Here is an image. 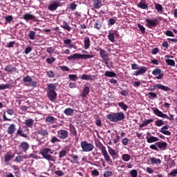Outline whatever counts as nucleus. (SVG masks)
Segmentation results:
<instances>
[{
	"mask_svg": "<svg viewBox=\"0 0 177 177\" xmlns=\"http://www.w3.org/2000/svg\"><path fill=\"white\" fill-rule=\"evenodd\" d=\"M69 130H70L71 133H72V135H73V136H77V130L75 129V127H74V125L71 124L69 125Z\"/></svg>",
	"mask_w": 177,
	"mask_h": 177,
	"instance_id": "obj_35",
	"label": "nucleus"
},
{
	"mask_svg": "<svg viewBox=\"0 0 177 177\" xmlns=\"http://www.w3.org/2000/svg\"><path fill=\"white\" fill-rule=\"evenodd\" d=\"M37 135H40L42 138H39L38 136H37V139L38 142H41L44 140V137L48 136L49 135V132L47 129H39L37 130Z\"/></svg>",
	"mask_w": 177,
	"mask_h": 177,
	"instance_id": "obj_8",
	"label": "nucleus"
},
{
	"mask_svg": "<svg viewBox=\"0 0 177 177\" xmlns=\"http://www.w3.org/2000/svg\"><path fill=\"white\" fill-rule=\"evenodd\" d=\"M28 37L32 40L34 41L35 39V32L33 30H30L28 34Z\"/></svg>",
	"mask_w": 177,
	"mask_h": 177,
	"instance_id": "obj_41",
	"label": "nucleus"
},
{
	"mask_svg": "<svg viewBox=\"0 0 177 177\" xmlns=\"http://www.w3.org/2000/svg\"><path fill=\"white\" fill-rule=\"evenodd\" d=\"M150 161L152 164H160L161 163V160L157 159L156 158H151L150 159Z\"/></svg>",
	"mask_w": 177,
	"mask_h": 177,
	"instance_id": "obj_42",
	"label": "nucleus"
},
{
	"mask_svg": "<svg viewBox=\"0 0 177 177\" xmlns=\"http://www.w3.org/2000/svg\"><path fill=\"white\" fill-rule=\"evenodd\" d=\"M25 124L28 128H32V126L34 125V120L32 119H28L25 120Z\"/></svg>",
	"mask_w": 177,
	"mask_h": 177,
	"instance_id": "obj_34",
	"label": "nucleus"
},
{
	"mask_svg": "<svg viewBox=\"0 0 177 177\" xmlns=\"http://www.w3.org/2000/svg\"><path fill=\"white\" fill-rule=\"evenodd\" d=\"M55 62H56V58L53 57L46 59V63H48V64H52L53 63H55Z\"/></svg>",
	"mask_w": 177,
	"mask_h": 177,
	"instance_id": "obj_49",
	"label": "nucleus"
},
{
	"mask_svg": "<svg viewBox=\"0 0 177 177\" xmlns=\"http://www.w3.org/2000/svg\"><path fill=\"white\" fill-rule=\"evenodd\" d=\"M15 131H16V125H15V124H10L7 130L8 135H13V133H15Z\"/></svg>",
	"mask_w": 177,
	"mask_h": 177,
	"instance_id": "obj_22",
	"label": "nucleus"
},
{
	"mask_svg": "<svg viewBox=\"0 0 177 177\" xmlns=\"http://www.w3.org/2000/svg\"><path fill=\"white\" fill-rule=\"evenodd\" d=\"M23 82L26 86H32L33 88H37V82L32 81L31 76L27 75L23 78Z\"/></svg>",
	"mask_w": 177,
	"mask_h": 177,
	"instance_id": "obj_7",
	"label": "nucleus"
},
{
	"mask_svg": "<svg viewBox=\"0 0 177 177\" xmlns=\"http://www.w3.org/2000/svg\"><path fill=\"white\" fill-rule=\"evenodd\" d=\"M6 23H10L12 21H13V16L9 15V16L6 17Z\"/></svg>",
	"mask_w": 177,
	"mask_h": 177,
	"instance_id": "obj_58",
	"label": "nucleus"
},
{
	"mask_svg": "<svg viewBox=\"0 0 177 177\" xmlns=\"http://www.w3.org/2000/svg\"><path fill=\"white\" fill-rule=\"evenodd\" d=\"M68 78L71 81H77V80H78V76L75 74H71L68 75Z\"/></svg>",
	"mask_w": 177,
	"mask_h": 177,
	"instance_id": "obj_45",
	"label": "nucleus"
},
{
	"mask_svg": "<svg viewBox=\"0 0 177 177\" xmlns=\"http://www.w3.org/2000/svg\"><path fill=\"white\" fill-rule=\"evenodd\" d=\"M54 174L57 175V176H64V172H63L62 170H56Z\"/></svg>",
	"mask_w": 177,
	"mask_h": 177,
	"instance_id": "obj_57",
	"label": "nucleus"
},
{
	"mask_svg": "<svg viewBox=\"0 0 177 177\" xmlns=\"http://www.w3.org/2000/svg\"><path fill=\"white\" fill-rule=\"evenodd\" d=\"M13 156L7 153L6 154L5 157H4V161L5 162H9V161H10V160H12L13 158Z\"/></svg>",
	"mask_w": 177,
	"mask_h": 177,
	"instance_id": "obj_40",
	"label": "nucleus"
},
{
	"mask_svg": "<svg viewBox=\"0 0 177 177\" xmlns=\"http://www.w3.org/2000/svg\"><path fill=\"white\" fill-rule=\"evenodd\" d=\"M57 136L59 139L64 140L68 138V131L66 129H60L57 131Z\"/></svg>",
	"mask_w": 177,
	"mask_h": 177,
	"instance_id": "obj_11",
	"label": "nucleus"
},
{
	"mask_svg": "<svg viewBox=\"0 0 177 177\" xmlns=\"http://www.w3.org/2000/svg\"><path fill=\"white\" fill-rule=\"evenodd\" d=\"M104 177L113 176V173L112 171H105L104 173Z\"/></svg>",
	"mask_w": 177,
	"mask_h": 177,
	"instance_id": "obj_62",
	"label": "nucleus"
},
{
	"mask_svg": "<svg viewBox=\"0 0 177 177\" xmlns=\"http://www.w3.org/2000/svg\"><path fill=\"white\" fill-rule=\"evenodd\" d=\"M94 28H96L97 30H100L102 28V24H100V21H97L93 24Z\"/></svg>",
	"mask_w": 177,
	"mask_h": 177,
	"instance_id": "obj_44",
	"label": "nucleus"
},
{
	"mask_svg": "<svg viewBox=\"0 0 177 177\" xmlns=\"http://www.w3.org/2000/svg\"><path fill=\"white\" fill-rule=\"evenodd\" d=\"M117 22L114 18H111L108 21V26H114V24Z\"/></svg>",
	"mask_w": 177,
	"mask_h": 177,
	"instance_id": "obj_51",
	"label": "nucleus"
},
{
	"mask_svg": "<svg viewBox=\"0 0 177 177\" xmlns=\"http://www.w3.org/2000/svg\"><path fill=\"white\" fill-rule=\"evenodd\" d=\"M120 93L122 96H124V97L129 96V90H123L120 91Z\"/></svg>",
	"mask_w": 177,
	"mask_h": 177,
	"instance_id": "obj_50",
	"label": "nucleus"
},
{
	"mask_svg": "<svg viewBox=\"0 0 177 177\" xmlns=\"http://www.w3.org/2000/svg\"><path fill=\"white\" fill-rule=\"evenodd\" d=\"M62 27L64 30H66V31H71V27L66 21L63 22Z\"/></svg>",
	"mask_w": 177,
	"mask_h": 177,
	"instance_id": "obj_38",
	"label": "nucleus"
},
{
	"mask_svg": "<svg viewBox=\"0 0 177 177\" xmlns=\"http://www.w3.org/2000/svg\"><path fill=\"white\" fill-rule=\"evenodd\" d=\"M169 175L170 176H173V177L176 176V175H177V169H176L173 170L172 171H171V172L169 174Z\"/></svg>",
	"mask_w": 177,
	"mask_h": 177,
	"instance_id": "obj_64",
	"label": "nucleus"
},
{
	"mask_svg": "<svg viewBox=\"0 0 177 177\" xmlns=\"http://www.w3.org/2000/svg\"><path fill=\"white\" fill-rule=\"evenodd\" d=\"M155 5V9L157 10L158 13H162V10H163V8L162 6H161V4L158 3H154Z\"/></svg>",
	"mask_w": 177,
	"mask_h": 177,
	"instance_id": "obj_29",
	"label": "nucleus"
},
{
	"mask_svg": "<svg viewBox=\"0 0 177 177\" xmlns=\"http://www.w3.org/2000/svg\"><path fill=\"white\" fill-rule=\"evenodd\" d=\"M46 74H47L48 78H55V72L53 71H48L46 72Z\"/></svg>",
	"mask_w": 177,
	"mask_h": 177,
	"instance_id": "obj_43",
	"label": "nucleus"
},
{
	"mask_svg": "<svg viewBox=\"0 0 177 177\" xmlns=\"http://www.w3.org/2000/svg\"><path fill=\"white\" fill-rule=\"evenodd\" d=\"M152 111L155 115H157L158 117H160L161 118H168V115L162 113L159 109L153 107L152 108Z\"/></svg>",
	"mask_w": 177,
	"mask_h": 177,
	"instance_id": "obj_12",
	"label": "nucleus"
},
{
	"mask_svg": "<svg viewBox=\"0 0 177 177\" xmlns=\"http://www.w3.org/2000/svg\"><path fill=\"white\" fill-rule=\"evenodd\" d=\"M105 77H109V78H113L117 77V74L113 71H107L104 73Z\"/></svg>",
	"mask_w": 177,
	"mask_h": 177,
	"instance_id": "obj_31",
	"label": "nucleus"
},
{
	"mask_svg": "<svg viewBox=\"0 0 177 177\" xmlns=\"http://www.w3.org/2000/svg\"><path fill=\"white\" fill-rule=\"evenodd\" d=\"M156 88H157L158 89H160L161 91H164V92H174V90L162 84H155L151 87V91H155Z\"/></svg>",
	"mask_w": 177,
	"mask_h": 177,
	"instance_id": "obj_9",
	"label": "nucleus"
},
{
	"mask_svg": "<svg viewBox=\"0 0 177 177\" xmlns=\"http://www.w3.org/2000/svg\"><path fill=\"white\" fill-rule=\"evenodd\" d=\"M164 121H162V120H158L155 122V124L156 125V127H162V125H164Z\"/></svg>",
	"mask_w": 177,
	"mask_h": 177,
	"instance_id": "obj_52",
	"label": "nucleus"
},
{
	"mask_svg": "<svg viewBox=\"0 0 177 177\" xmlns=\"http://www.w3.org/2000/svg\"><path fill=\"white\" fill-rule=\"evenodd\" d=\"M130 175L131 177H138V170L133 169L130 171Z\"/></svg>",
	"mask_w": 177,
	"mask_h": 177,
	"instance_id": "obj_56",
	"label": "nucleus"
},
{
	"mask_svg": "<svg viewBox=\"0 0 177 177\" xmlns=\"http://www.w3.org/2000/svg\"><path fill=\"white\" fill-rule=\"evenodd\" d=\"M122 159L123 160V161L128 162V161L131 160V156H129V154L124 153L122 155Z\"/></svg>",
	"mask_w": 177,
	"mask_h": 177,
	"instance_id": "obj_39",
	"label": "nucleus"
},
{
	"mask_svg": "<svg viewBox=\"0 0 177 177\" xmlns=\"http://www.w3.org/2000/svg\"><path fill=\"white\" fill-rule=\"evenodd\" d=\"M137 26L141 31L142 34H145V32H146V28H144L143 26H142L140 24H138Z\"/></svg>",
	"mask_w": 177,
	"mask_h": 177,
	"instance_id": "obj_55",
	"label": "nucleus"
},
{
	"mask_svg": "<svg viewBox=\"0 0 177 177\" xmlns=\"http://www.w3.org/2000/svg\"><path fill=\"white\" fill-rule=\"evenodd\" d=\"M156 146L160 149V150H167V147H168V144L166 142H157L156 143Z\"/></svg>",
	"mask_w": 177,
	"mask_h": 177,
	"instance_id": "obj_15",
	"label": "nucleus"
},
{
	"mask_svg": "<svg viewBox=\"0 0 177 177\" xmlns=\"http://www.w3.org/2000/svg\"><path fill=\"white\" fill-rule=\"evenodd\" d=\"M9 88H10V85L8 84L0 85V91H5V89H9Z\"/></svg>",
	"mask_w": 177,
	"mask_h": 177,
	"instance_id": "obj_46",
	"label": "nucleus"
},
{
	"mask_svg": "<svg viewBox=\"0 0 177 177\" xmlns=\"http://www.w3.org/2000/svg\"><path fill=\"white\" fill-rule=\"evenodd\" d=\"M167 66H171V67H175V61L174 59H167L165 60Z\"/></svg>",
	"mask_w": 177,
	"mask_h": 177,
	"instance_id": "obj_37",
	"label": "nucleus"
},
{
	"mask_svg": "<svg viewBox=\"0 0 177 177\" xmlns=\"http://www.w3.org/2000/svg\"><path fill=\"white\" fill-rule=\"evenodd\" d=\"M51 143H56L57 142H60V140L57 138L56 136H53L52 139L50 140Z\"/></svg>",
	"mask_w": 177,
	"mask_h": 177,
	"instance_id": "obj_63",
	"label": "nucleus"
},
{
	"mask_svg": "<svg viewBox=\"0 0 177 177\" xmlns=\"http://www.w3.org/2000/svg\"><path fill=\"white\" fill-rule=\"evenodd\" d=\"M101 153H102V156L104 157L105 160L107 162L111 161V159H110V156L107 153V150H106V147H104V146L102 147V148H101Z\"/></svg>",
	"mask_w": 177,
	"mask_h": 177,
	"instance_id": "obj_14",
	"label": "nucleus"
},
{
	"mask_svg": "<svg viewBox=\"0 0 177 177\" xmlns=\"http://www.w3.org/2000/svg\"><path fill=\"white\" fill-rule=\"evenodd\" d=\"M23 19L26 20V21H28V20H35V19H36V17L34 15L26 13L24 14Z\"/></svg>",
	"mask_w": 177,
	"mask_h": 177,
	"instance_id": "obj_19",
	"label": "nucleus"
},
{
	"mask_svg": "<svg viewBox=\"0 0 177 177\" xmlns=\"http://www.w3.org/2000/svg\"><path fill=\"white\" fill-rule=\"evenodd\" d=\"M64 113L66 114V115L68 116L73 115V114H74V109L71 108H67L64 110Z\"/></svg>",
	"mask_w": 177,
	"mask_h": 177,
	"instance_id": "obj_33",
	"label": "nucleus"
},
{
	"mask_svg": "<svg viewBox=\"0 0 177 177\" xmlns=\"http://www.w3.org/2000/svg\"><path fill=\"white\" fill-rule=\"evenodd\" d=\"M118 105L119 107H120V108L122 109V110H123L124 111H127V110H128V105H127L124 102H118Z\"/></svg>",
	"mask_w": 177,
	"mask_h": 177,
	"instance_id": "obj_32",
	"label": "nucleus"
},
{
	"mask_svg": "<svg viewBox=\"0 0 177 177\" xmlns=\"http://www.w3.org/2000/svg\"><path fill=\"white\" fill-rule=\"evenodd\" d=\"M146 21V26L148 27V28H153V27H156L157 24H158V20L156 18L153 19H150L149 18L145 19Z\"/></svg>",
	"mask_w": 177,
	"mask_h": 177,
	"instance_id": "obj_10",
	"label": "nucleus"
},
{
	"mask_svg": "<svg viewBox=\"0 0 177 177\" xmlns=\"http://www.w3.org/2000/svg\"><path fill=\"white\" fill-rule=\"evenodd\" d=\"M153 75H155V78L156 80H162L164 77V73H161V69L160 68H155L152 72Z\"/></svg>",
	"mask_w": 177,
	"mask_h": 177,
	"instance_id": "obj_13",
	"label": "nucleus"
},
{
	"mask_svg": "<svg viewBox=\"0 0 177 177\" xmlns=\"http://www.w3.org/2000/svg\"><path fill=\"white\" fill-rule=\"evenodd\" d=\"M46 52L49 53V55H53V53H55V48L53 47H48Z\"/></svg>",
	"mask_w": 177,
	"mask_h": 177,
	"instance_id": "obj_53",
	"label": "nucleus"
},
{
	"mask_svg": "<svg viewBox=\"0 0 177 177\" xmlns=\"http://www.w3.org/2000/svg\"><path fill=\"white\" fill-rule=\"evenodd\" d=\"M115 30H109L108 39L111 41V42H115Z\"/></svg>",
	"mask_w": 177,
	"mask_h": 177,
	"instance_id": "obj_16",
	"label": "nucleus"
},
{
	"mask_svg": "<svg viewBox=\"0 0 177 177\" xmlns=\"http://www.w3.org/2000/svg\"><path fill=\"white\" fill-rule=\"evenodd\" d=\"M59 6H60V5L57 3H54L53 4H50L48 9V10H50V12H53L54 10H56V9H57L59 8Z\"/></svg>",
	"mask_w": 177,
	"mask_h": 177,
	"instance_id": "obj_27",
	"label": "nucleus"
},
{
	"mask_svg": "<svg viewBox=\"0 0 177 177\" xmlns=\"http://www.w3.org/2000/svg\"><path fill=\"white\" fill-rule=\"evenodd\" d=\"M100 56L103 59H109V53L105 50H103L102 48H100Z\"/></svg>",
	"mask_w": 177,
	"mask_h": 177,
	"instance_id": "obj_21",
	"label": "nucleus"
},
{
	"mask_svg": "<svg viewBox=\"0 0 177 177\" xmlns=\"http://www.w3.org/2000/svg\"><path fill=\"white\" fill-rule=\"evenodd\" d=\"M84 48L89 49L91 48V39L88 37H84Z\"/></svg>",
	"mask_w": 177,
	"mask_h": 177,
	"instance_id": "obj_20",
	"label": "nucleus"
},
{
	"mask_svg": "<svg viewBox=\"0 0 177 177\" xmlns=\"http://www.w3.org/2000/svg\"><path fill=\"white\" fill-rule=\"evenodd\" d=\"M158 140H160V139L157 137L153 136H150V137L147 136V142L148 143H154L155 142H158Z\"/></svg>",
	"mask_w": 177,
	"mask_h": 177,
	"instance_id": "obj_23",
	"label": "nucleus"
},
{
	"mask_svg": "<svg viewBox=\"0 0 177 177\" xmlns=\"http://www.w3.org/2000/svg\"><path fill=\"white\" fill-rule=\"evenodd\" d=\"M153 121L154 120L153 119L144 120L142 123L139 125V128H144V127H147V125H149V124H151V122H153Z\"/></svg>",
	"mask_w": 177,
	"mask_h": 177,
	"instance_id": "obj_24",
	"label": "nucleus"
},
{
	"mask_svg": "<svg viewBox=\"0 0 177 177\" xmlns=\"http://www.w3.org/2000/svg\"><path fill=\"white\" fill-rule=\"evenodd\" d=\"M71 158L73 160L74 162H78V156L72 153L71 154Z\"/></svg>",
	"mask_w": 177,
	"mask_h": 177,
	"instance_id": "obj_60",
	"label": "nucleus"
},
{
	"mask_svg": "<svg viewBox=\"0 0 177 177\" xmlns=\"http://www.w3.org/2000/svg\"><path fill=\"white\" fill-rule=\"evenodd\" d=\"M57 121V119L53 116H48L45 119L46 122H49V124H55Z\"/></svg>",
	"mask_w": 177,
	"mask_h": 177,
	"instance_id": "obj_25",
	"label": "nucleus"
},
{
	"mask_svg": "<svg viewBox=\"0 0 177 177\" xmlns=\"http://www.w3.org/2000/svg\"><path fill=\"white\" fill-rule=\"evenodd\" d=\"M56 84L50 83L47 85V97L50 102H56L57 93H56Z\"/></svg>",
	"mask_w": 177,
	"mask_h": 177,
	"instance_id": "obj_1",
	"label": "nucleus"
},
{
	"mask_svg": "<svg viewBox=\"0 0 177 177\" xmlns=\"http://www.w3.org/2000/svg\"><path fill=\"white\" fill-rule=\"evenodd\" d=\"M106 118L111 122H118V121L125 120V115L122 112L112 113L106 115Z\"/></svg>",
	"mask_w": 177,
	"mask_h": 177,
	"instance_id": "obj_3",
	"label": "nucleus"
},
{
	"mask_svg": "<svg viewBox=\"0 0 177 177\" xmlns=\"http://www.w3.org/2000/svg\"><path fill=\"white\" fill-rule=\"evenodd\" d=\"M108 151L110 156H117V153L115 152V151H114V149H113V148H111V147H108Z\"/></svg>",
	"mask_w": 177,
	"mask_h": 177,
	"instance_id": "obj_48",
	"label": "nucleus"
},
{
	"mask_svg": "<svg viewBox=\"0 0 177 177\" xmlns=\"http://www.w3.org/2000/svg\"><path fill=\"white\" fill-rule=\"evenodd\" d=\"M80 146L85 153H89L95 149V146L93 144L88 143L86 141H83L81 142Z\"/></svg>",
	"mask_w": 177,
	"mask_h": 177,
	"instance_id": "obj_6",
	"label": "nucleus"
},
{
	"mask_svg": "<svg viewBox=\"0 0 177 177\" xmlns=\"http://www.w3.org/2000/svg\"><path fill=\"white\" fill-rule=\"evenodd\" d=\"M93 8L94 9H100L101 6H103V3H102V0H94L93 1Z\"/></svg>",
	"mask_w": 177,
	"mask_h": 177,
	"instance_id": "obj_18",
	"label": "nucleus"
},
{
	"mask_svg": "<svg viewBox=\"0 0 177 177\" xmlns=\"http://www.w3.org/2000/svg\"><path fill=\"white\" fill-rule=\"evenodd\" d=\"M138 7L140 8V9H149V6L147 5V3H145V0H141L140 1V3L138 4Z\"/></svg>",
	"mask_w": 177,
	"mask_h": 177,
	"instance_id": "obj_26",
	"label": "nucleus"
},
{
	"mask_svg": "<svg viewBox=\"0 0 177 177\" xmlns=\"http://www.w3.org/2000/svg\"><path fill=\"white\" fill-rule=\"evenodd\" d=\"M131 68L132 70H138L134 72L133 75H142V74H145L146 71H147V68H146V66H142L140 68L138 64H132Z\"/></svg>",
	"mask_w": 177,
	"mask_h": 177,
	"instance_id": "obj_5",
	"label": "nucleus"
},
{
	"mask_svg": "<svg viewBox=\"0 0 177 177\" xmlns=\"http://www.w3.org/2000/svg\"><path fill=\"white\" fill-rule=\"evenodd\" d=\"M17 135H18L19 136H21L22 138H27V136L23 133V130L21 129L17 130Z\"/></svg>",
	"mask_w": 177,
	"mask_h": 177,
	"instance_id": "obj_54",
	"label": "nucleus"
},
{
	"mask_svg": "<svg viewBox=\"0 0 177 177\" xmlns=\"http://www.w3.org/2000/svg\"><path fill=\"white\" fill-rule=\"evenodd\" d=\"M5 71L8 73H12V71H16V67H13L12 64L7 65L4 68Z\"/></svg>",
	"mask_w": 177,
	"mask_h": 177,
	"instance_id": "obj_28",
	"label": "nucleus"
},
{
	"mask_svg": "<svg viewBox=\"0 0 177 177\" xmlns=\"http://www.w3.org/2000/svg\"><path fill=\"white\" fill-rule=\"evenodd\" d=\"M9 88H10V85L8 84L0 85V91H5V89H9Z\"/></svg>",
	"mask_w": 177,
	"mask_h": 177,
	"instance_id": "obj_47",
	"label": "nucleus"
},
{
	"mask_svg": "<svg viewBox=\"0 0 177 177\" xmlns=\"http://www.w3.org/2000/svg\"><path fill=\"white\" fill-rule=\"evenodd\" d=\"M12 168L15 171V174H18V175L19 174V172H20V169L19 168V166L17 165H13L12 166Z\"/></svg>",
	"mask_w": 177,
	"mask_h": 177,
	"instance_id": "obj_59",
	"label": "nucleus"
},
{
	"mask_svg": "<svg viewBox=\"0 0 177 177\" xmlns=\"http://www.w3.org/2000/svg\"><path fill=\"white\" fill-rule=\"evenodd\" d=\"M93 57H95V55L75 53L68 57V60H77V59L86 60L87 59H92Z\"/></svg>",
	"mask_w": 177,
	"mask_h": 177,
	"instance_id": "obj_4",
	"label": "nucleus"
},
{
	"mask_svg": "<svg viewBox=\"0 0 177 177\" xmlns=\"http://www.w3.org/2000/svg\"><path fill=\"white\" fill-rule=\"evenodd\" d=\"M122 143L124 146H128V143H129V139H128V138H124L122 140Z\"/></svg>",
	"mask_w": 177,
	"mask_h": 177,
	"instance_id": "obj_61",
	"label": "nucleus"
},
{
	"mask_svg": "<svg viewBox=\"0 0 177 177\" xmlns=\"http://www.w3.org/2000/svg\"><path fill=\"white\" fill-rule=\"evenodd\" d=\"M39 154L42 156L43 158L45 160H47V161H50L55 162L56 161V158L51 154H53V150L50 148H44L41 149V151L39 152Z\"/></svg>",
	"mask_w": 177,
	"mask_h": 177,
	"instance_id": "obj_2",
	"label": "nucleus"
},
{
	"mask_svg": "<svg viewBox=\"0 0 177 177\" xmlns=\"http://www.w3.org/2000/svg\"><path fill=\"white\" fill-rule=\"evenodd\" d=\"M90 88L88 86H85L83 89V92L82 93V97H86L88 95H89Z\"/></svg>",
	"mask_w": 177,
	"mask_h": 177,
	"instance_id": "obj_30",
	"label": "nucleus"
},
{
	"mask_svg": "<svg viewBox=\"0 0 177 177\" xmlns=\"http://www.w3.org/2000/svg\"><path fill=\"white\" fill-rule=\"evenodd\" d=\"M67 153H68V150L63 149L59 153V158H63V157H66L67 156Z\"/></svg>",
	"mask_w": 177,
	"mask_h": 177,
	"instance_id": "obj_36",
	"label": "nucleus"
},
{
	"mask_svg": "<svg viewBox=\"0 0 177 177\" xmlns=\"http://www.w3.org/2000/svg\"><path fill=\"white\" fill-rule=\"evenodd\" d=\"M19 149H21L24 153L30 149V145L26 142H21V145L19 146Z\"/></svg>",
	"mask_w": 177,
	"mask_h": 177,
	"instance_id": "obj_17",
	"label": "nucleus"
}]
</instances>
